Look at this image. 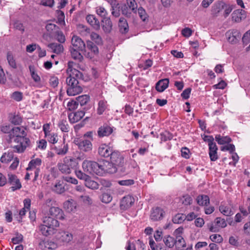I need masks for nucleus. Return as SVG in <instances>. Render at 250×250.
Listing matches in <instances>:
<instances>
[{
	"instance_id": "55",
	"label": "nucleus",
	"mask_w": 250,
	"mask_h": 250,
	"mask_svg": "<svg viewBox=\"0 0 250 250\" xmlns=\"http://www.w3.org/2000/svg\"><path fill=\"white\" fill-rule=\"evenodd\" d=\"M79 31L83 36H87L90 33V30L87 26L83 25H80L79 26Z\"/></svg>"
},
{
	"instance_id": "26",
	"label": "nucleus",
	"mask_w": 250,
	"mask_h": 250,
	"mask_svg": "<svg viewBox=\"0 0 250 250\" xmlns=\"http://www.w3.org/2000/svg\"><path fill=\"white\" fill-rule=\"evenodd\" d=\"M55 153L59 155H64L68 150V146L63 142L61 146H55L54 148Z\"/></svg>"
},
{
	"instance_id": "18",
	"label": "nucleus",
	"mask_w": 250,
	"mask_h": 250,
	"mask_svg": "<svg viewBox=\"0 0 250 250\" xmlns=\"http://www.w3.org/2000/svg\"><path fill=\"white\" fill-rule=\"evenodd\" d=\"M84 115L85 112L81 110L69 113L68 115V117L69 122L72 124H74L82 119Z\"/></svg>"
},
{
	"instance_id": "5",
	"label": "nucleus",
	"mask_w": 250,
	"mask_h": 250,
	"mask_svg": "<svg viewBox=\"0 0 250 250\" xmlns=\"http://www.w3.org/2000/svg\"><path fill=\"white\" fill-rule=\"evenodd\" d=\"M26 136V133L23 127H15L12 129V131L9 134V142L12 143L14 140H20V138H27Z\"/></svg>"
},
{
	"instance_id": "36",
	"label": "nucleus",
	"mask_w": 250,
	"mask_h": 250,
	"mask_svg": "<svg viewBox=\"0 0 250 250\" xmlns=\"http://www.w3.org/2000/svg\"><path fill=\"white\" fill-rule=\"evenodd\" d=\"M70 51L72 58L79 62H82L83 61V56L80 52V50H78V49L70 48Z\"/></svg>"
},
{
	"instance_id": "57",
	"label": "nucleus",
	"mask_w": 250,
	"mask_h": 250,
	"mask_svg": "<svg viewBox=\"0 0 250 250\" xmlns=\"http://www.w3.org/2000/svg\"><path fill=\"white\" fill-rule=\"evenodd\" d=\"M121 10L123 15L127 17H131L132 11L126 4L122 7Z\"/></svg>"
},
{
	"instance_id": "16",
	"label": "nucleus",
	"mask_w": 250,
	"mask_h": 250,
	"mask_svg": "<svg viewBox=\"0 0 250 250\" xmlns=\"http://www.w3.org/2000/svg\"><path fill=\"white\" fill-rule=\"evenodd\" d=\"M113 150V149L110 146L105 144H102L98 148V153L102 157L108 158L112 154Z\"/></svg>"
},
{
	"instance_id": "29",
	"label": "nucleus",
	"mask_w": 250,
	"mask_h": 250,
	"mask_svg": "<svg viewBox=\"0 0 250 250\" xmlns=\"http://www.w3.org/2000/svg\"><path fill=\"white\" fill-rule=\"evenodd\" d=\"M119 27L120 31L125 34L128 31V25L126 20L124 18H120L119 21Z\"/></svg>"
},
{
	"instance_id": "35",
	"label": "nucleus",
	"mask_w": 250,
	"mask_h": 250,
	"mask_svg": "<svg viewBox=\"0 0 250 250\" xmlns=\"http://www.w3.org/2000/svg\"><path fill=\"white\" fill-rule=\"evenodd\" d=\"M217 150L218 148L216 144L209 146V155L211 161H215L218 159L217 154Z\"/></svg>"
},
{
	"instance_id": "49",
	"label": "nucleus",
	"mask_w": 250,
	"mask_h": 250,
	"mask_svg": "<svg viewBox=\"0 0 250 250\" xmlns=\"http://www.w3.org/2000/svg\"><path fill=\"white\" fill-rule=\"evenodd\" d=\"M237 35L238 38H240L239 33H238L236 30L233 31L231 33H230L229 35L228 40L229 42L231 43H235L238 41V39L236 37Z\"/></svg>"
},
{
	"instance_id": "13",
	"label": "nucleus",
	"mask_w": 250,
	"mask_h": 250,
	"mask_svg": "<svg viewBox=\"0 0 250 250\" xmlns=\"http://www.w3.org/2000/svg\"><path fill=\"white\" fill-rule=\"evenodd\" d=\"M45 215H50L52 217H56L60 220L64 219L62 210L58 207H52L49 208V212Z\"/></svg>"
},
{
	"instance_id": "39",
	"label": "nucleus",
	"mask_w": 250,
	"mask_h": 250,
	"mask_svg": "<svg viewBox=\"0 0 250 250\" xmlns=\"http://www.w3.org/2000/svg\"><path fill=\"white\" fill-rule=\"evenodd\" d=\"M42 160L40 158H36L30 161L28 164V167L27 170L32 169L34 168H39V167L41 165Z\"/></svg>"
},
{
	"instance_id": "31",
	"label": "nucleus",
	"mask_w": 250,
	"mask_h": 250,
	"mask_svg": "<svg viewBox=\"0 0 250 250\" xmlns=\"http://www.w3.org/2000/svg\"><path fill=\"white\" fill-rule=\"evenodd\" d=\"M48 47L52 50L53 53L60 54L63 51V45L57 43H51L48 44Z\"/></svg>"
},
{
	"instance_id": "34",
	"label": "nucleus",
	"mask_w": 250,
	"mask_h": 250,
	"mask_svg": "<svg viewBox=\"0 0 250 250\" xmlns=\"http://www.w3.org/2000/svg\"><path fill=\"white\" fill-rule=\"evenodd\" d=\"M197 202L200 206H207L209 203V198L206 195H200L197 196Z\"/></svg>"
},
{
	"instance_id": "7",
	"label": "nucleus",
	"mask_w": 250,
	"mask_h": 250,
	"mask_svg": "<svg viewBox=\"0 0 250 250\" xmlns=\"http://www.w3.org/2000/svg\"><path fill=\"white\" fill-rule=\"evenodd\" d=\"M75 142L79 148L82 151L89 152L92 149V144L91 140L87 139H81L75 140Z\"/></svg>"
},
{
	"instance_id": "51",
	"label": "nucleus",
	"mask_w": 250,
	"mask_h": 250,
	"mask_svg": "<svg viewBox=\"0 0 250 250\" xmlns=\"http://www.w3.org/2000/svg\"><path fill=\"white\" fill-rule=\"evenodd\" d=\"M127 6L132 12L136 13L137 11V4L135 0H126Z\"/></svg>"
},
{
	"instance_id": "63",
	"label": "nucleus",
	"mask_w": 250,
	"mask_h": 250,
	"mask_svg": "<svg viewBox=\"0 0 250 250\" xmlns=\"http://www.w3.org/2000/svg\"><path fill=\"white\" fill-rule=\"evenodd\" d=\"M210 239L212 241L215 243H221L223 241L222 237L220 234H214L210 235Z\"/></svg>"
},
{
	"instance_id": "59",
	"label": "nucleus",
	"mask_w": 250,
	"mask_h": 250,
	"mask_svg": "<svg viewBox=\"0 0 250 250\" xmlns=\"http://www.w3.org/2000/svg\"><path fill=\"white\" fill-rule=\"evenodd\" d=\"M75 174L76 176L80 179L84 180L85 181L89 178V176L86 174L83 173L80 170H76Z\"/></svg>"
},
{
	"instance_id": "62",
	"label": "nucleus",
	"mask_w": 250,
	"mask_h": 250,
	"mask_svg": "<svg viewBox=\"0 0 250 250\" xmlns=\"http://www.w3.org/2000/svg\"><path fill=\"white\" fill-rule=\"evenodd\" d=\"M118 183L121 186H129L134 184V181L132 179H127L124 180H119Z\"/></svg>"
},
{
	"instance_id": "24",
	"label": "nucleus",
	"mask_w": 250,
	"mask_h": 250,
	"mask_svg": "<svg viewBox=\"0 0 250 250\" xmlns=\"http://www.w3.org/2000/svg\"><path fill=\"white\" fill-rule=\"evenodd\" d=\"M29 69L32 79L38 85H40L41 84V78L38 75L35 67L34 65H30L29 66Z\"/></svg>"
},
{
	"instance_id": "47",
	"label": "nucleus",
	"mask_w": 250,
	"mask_h": 250,
	"mask_svg": "<svg viewBox=\"0 0 250 250\" xmlns=\"http://www.w3.org/2000/svg\"><path fill=\"white\" fill-rule=\"evenodd\" d=\"M96 13L103 19L106 18L108 15L107 11L104 7L101 6H99L96 7Z\"/></svg>"
},
{
	"instance_id": "46",
	"label": "nucleus",
	"mask_w": 250,
	"mask_h": 250,
	"mask_svg": "<svg viewBox=\"0 0 250 250\" xmlns=\"http://www.w3.org/2000/svg\"><path fill=\"white\" fill-rule=\"evenodd\" d=\"M90 100V97L87 95H83L77 98V101L81 106L85 105Z\"/></svg>"
},
{
	"instance_id": "43",
	"label": "nucleus",
	"mask_w": 250,
	"mask_h": 250,
	"mask_svg": "<svg viewBox=\"0 0 250 250\" xmlns=\"http://www.w3.org/2000/svg\"><path fill=\"white\" fill-rule=\"evenodd\" d=\"M85 186L89 188L92 189H97L99 188V185L98 183L93 180H92L89 178L85 181Z\"/></svg>"
},
{
	"instance_id": "25",
	"label": "nucleus",
	"mask_w": 250,
	"mask_h": 250,
	"mask_svg": "<svg viewBox=\"0 0 250 250\" xmlns=\"http://www.w3.org/2000/svg\"><path fill=\"white\" fill-rule=\"evenodd\" d=\"M225 4L222 2H218L214 4L211 10V14L214 17H217L218 14L224 9Z\"/></svg>"
},
{
	"instance_id": "10",
	"label": "nucleus",
	"mask_w": 250,
	"mask_h": 250,
	"mask_svg": "<svg viewBox=\"0 0 250 250\" xmlns=\"http://www.w3.org/2000/svg\"><path fill=\"white\" fill-rule=\"evenodd\" d=\"M56 238L61 242L69 243L73 239V235L67 231L60 229L56 233Z\"/></svg>"
},
{
	"instance_id": "42",
	"label": "nucleus",
	"mask_w": 250,
	"mask_h": 250,
	"mask_svg": "<svg viewBox=\"0 0 250 250\" xmlns=\"http://www.w3.org/2000/svg\"><path fill=\"white\" fill-rule=\"evenodd\" d=\"M107 107V102L105 100H100L98 103L97 113L102 115L104 112Z\"/></svg>"
},
{
	"instance_id": "1",
	"label": "nucleus",
	"mask_w": 250,
	"mask_h": 250,
	"mask_svg": "<svg viewBox=\"0 0 250 250\" xmlns=\"http://www.w3.org/2000/svg\"><path fill=\"white\" fill-rule=\"evenodd\" d=\"M108 161H103L98 163L94 161L84 160L82 164L83 171L89 174H96L103 175L105 172H110L113 171L109 170L108 166H111Z\"/></svg>"
},
{
	"instance_id": "61",
	"label": "nucleus",
	"mask_w": 250,
	"mask_h": 250,
	"mask_svg": "<svg viewBox=\"0 0 250 250\" xmlns=\"http://www.w3.org/2000/svg\"><path fill=\"white\" fill-rule=\"evenodd\" d=\"M138 14L143 21H145L147 18L146 11L142 7H139L138 10Z\"/></svg>"
},
{
	"instance_id": "9",
	"label": "nucleus",
	"mask_w": 250,
	"mask_h": 250,
	"mask_svg": "<svg viewBox=\"0 0 250 250\" xmlns=\"http://www.w3.org/2000/svg\"><path fill=\"white\" fill-rule=\"evenodd\" d=\"M227 226V224L225 219L217 217L215 219L214 223L210 225L209 229L212 232H216L220 229L225 228Z\"/></svg>"
},
{
	"instance_id": "21",
	"label": "nucleus",
	"mask_w": 250,
	"mask_h": 250,
	"mask_svg": "<svg viewBox=\"0 0 250 250\" xmlns=\"http://www.w3.org/2000/svg\"><path fill=\"white\" fill-rule=\"evenodd\" d=\"M58 127L63 132H68L70 127L66 120V117L65 115H62L58 123Z\"/></svg>"
},
{
	"instance_id": "52",
	"label": "nucleus",
	"mask_w": 250,
	"mask_h": 250,
	"mask_svg": "<svg viewBox=\"0 0 250 250\" xmlns=\"http://www.w3.org/2000/svg\"><path fill=\"white\" fill-rule=\"evenodd\" d=\"M90 37L91 40L94 41L97 44H102L103 40L99 34L94 32H92L90 34Z\"/></svg>"
},
{
	"instance_id": "11",
	"label": "nucleus",
	"mask_w": 250,
	"mask_h": 250,
	"mask_svg": "<svg viewBox=\"0 0 250 250\" xmlns=\"http://www.w3.org/2000/svg\"><path fill=\"white\" fill-rule=\"evenodd\" d=\"M86 49L90 52H87L85 50V55L90 59L93 58L99 53V49L97 46L91 41H88L86 43Z\"/></svg>"
},
{
	"instance_id": "4",
	"label": "nucleus",
	"mask_w": 250,
	"mask_h": 250,
	"mask_svg": "<svg viewBox=\"0 0 250 250\" xmlns=\"http://www.w3.org/2000/svg\"><path fill=\"white\" fill-rule=\"evenodd\" d=\"M111 166H108L107 168L110 170L113 171L112 172H114L116 171V168L114 166H121L123 164L124 158L120 154L119 151L113 150L112 154L109 156Z\"/></svg>"
},
{
	"instance_id": "27",
	"label": "nucleus",
	"mask_w": 250,
	"mask_h": 250,
	"mask_svg": "<svg viewBox=\"0 0 250 250\" xmlns=\"http://www.w3.org/2000/svg\"><path fill=\"white\" fill-rule=\"evenodd\" d=\"M39 229L42 235L47 236L52 235L55 233V229L52 228H49L44 224L41 225L39 227Z\"/></svg>"
},
{
	"instance_id": "44",
	"label": "nucleus",
	"mask_w": 250,
	"mask_h": 250,
	"mask_svg": "<svg viewBox=\"0 0 250 250\" xmlns=\"http://www.w3.org/2000/svg\"><path fill=\"white\" fill-rule=\"evenodd\" d=\"M215 140L219 144L223 145L228 144L231 141V139L228 136L222 137L220 135H217L215 136Z\"/></svg>"
},
{
	"instance_id": "50",
	"label": "nucleus",
	"mask_w": 250,
	"mask_h": 250,
	"mask_svg": "<svg viewBox=\"0 0 250 250\" xmlns=\"http://www.w3.org/2000/svg\"><path fill=\"white\" fill-rule=\"evenodd\" d=\"M45 137L47 139L49 143L52 144H55L58 141V135L54 133H50L46 135Z\"/></svg>"
},
{
	"instance_id": "15",
	"label": "nucleus",
	"mask_w": 250,
	"mask_h": 250,
	"mask_svg": "<svg viewBox=\"0 0 250 250\" xmlns=\"http://www.w3.org/2000/svg\"><path fill=\"white\" fill-rule=\"evenodd\" d=\"M219 210L221 213L226 216H230L234 214L232 206L229 204L222 203L219 206Z\"/></svg>"
},
{
	"instance_id": "41",
	"label": "nucleus",
	"mask_w": 250,
	"mask_h": 250,
	"mask_svg": "<svg viewBox=\"0 0 250 250\" xmlns=\"http://www.w3.org/2000/svg\"><path fill=\"white\" fill-rule=\"evenodd\" d=\"M53 190L58 194H62L65 191V188L63 183L59 181L54 185Z\"/></svg>"
},
{
	"instance_id": "28",
	"label": "nucleus",
	"mask_w": 250,
	"mask_h": 250,
	"mask_svg": "<svg viewBox=\"0 0 250 250\" xmlns=\"http://www.w3.org/2000/svg\"><path fill=\"white\" fill-rule=\"evenodd\" d=\"M103 22L102 27L105 33H109L112 29V24L109 18H104L102 21Z\"/></svg>"
},
{
	"instance_id": "12",
	"label": "nucleus",
	"mask_w": 250,
	"mask_h": 250,
	"mask_svg": "<svg viewBox=\"0 0 250 250\" xmlns=\"http://www.w3.org/2000/svg\"><path fill=\"white\" fill-rule=\"evenodd\" d=\"M76 63L73 62L69 61L67 64V73L69 76H75L79 79H83V74L80 71L74 67Z\"/></svg>"
},
{
	"instance_id": "30",
	"label": "nucleus",
	"mask_w": 250,
	"mask_h": 250,
	"mask_svg": "<svg viewBox=\"0 0 250 250\" xmlns=\"http://www.w3.org/2000/svg\"><path fill=\"white\" fill-rule=\"evenodd\" d=\"M14 158L13 152L8 151L7 152H5L2 154L0 157V161L2 163H8Z\"/></svg>"
},
{
	"instance_id": "3",
	"label": "nucleus",
	"mask_w": 250,
	"mask_h": 250,
	"mask_svg": "<svg viewBox=\"0 0 250 250\" xmlns=\"http://www.w3.org/2000/svg\"><path fill=\"white\" fill-rule=\"evenodd\" d=\"M75 76H69L66 79L67 93L69 96H74L81 93L83 88Z\"/></svg>"
},
{
	"instance_id": "22",
	"label": "nucleus",
	"mask_w": 250,
	"mask_h": 250,
	"mask_svg": "<svg viewBox=\"0 0 250 250\" xmlns=\"http://www.w3.org/2000/svg\"><path fill=\"white\" fill-rule=\"evenodd\" d=\"M86 20L95 29L98 30L100 28V23L99 21L93 15H87Z\"/></svg>"
},
{
	"instance_id": "17",
	"label": "nucleus",
	"mask_w": 250,
	"mask_h": 250,
	"mask_svg": "<svg viewBox=\"0 0 250 250\" xmlns=\"http://www.w3.org/2000/svg\"><path fill=\"white\" fill-rule=\"evenodd\" d=\"M43 223L49 228H52L54 229L59 226V223L57 219L47 215L43 218Z\"/></svg>"
},
{
	"instance_id": "38",
	"label": "nucleus",
	"mask_w": 250,
	"mask_h": 250,
	"mask_svg": "<svg viewBox=\"0 0 250 250\" xmlns=\"http://www.w3.org/2000/svg\"><path fill=\"white\" fill-rule=\"evenodd\" d=\"M6 59L9 66L14 68H17V63L13 55L11 52H8L6 54Z\"/></svg>"
},
{
	"instance_id": "8",
	"label": "nucleus",
	"mask_w": 250,
	"mask_h": 250,
	"mask_svg": "<svg viewBox=\"0 0 250 250\" xmlns=\"http://www.w3.org/2000/svg\"><path fill=\"white\" fill-rule=\"evenodd\" d=\"M7 176L8 182L11 185L10 188L12 191L20 189L21 188V183L16 175L8 173Z\"/></svg>"
},
{
	"instance_id": "54",
	"label": "nucleus",
	"mask_w": 250,
	"mask_h": 250,
	"mask_svg": "<svg viewBox=\"0 0 250 250\" xmlns=\"http://www.w3.org/2000/svg\"><path fill=\"white\" fill-rule=\"evenodd\" d=\"M101 200L102 202L107 204L112 201V197L110 193L105 192L102 195Z\"/></svg>"
},
{
	"instance_id": "2",
	"label": "nucleus",
	"mask_w": 250,
	"mask_h": 250,
	"mask_svg": "<svg viewBox=\"0 0 250 250\" xmlns=\"http://www.w3.org/2000/svg\"><path fill=\"white\" fill-rule=\"evenodd\" d=\"M77 160L71 157H65L62 160L57 164V167L59 171L64 174H69L72 169H75L78 166Z\"/></svg>"
},
{
	"instance_id": "32",
	"label": "nucleus",
	"mask_w": 250,
	"mask_h": 250,
	"mask_svg": "<svg viewBox=\"0 0 250 250\" xmlns=\"http://www.w3.org/2000/svg\"><path fill=\"white\" fill-rule=\"evenodd\" d=\"M174 245L178 250H182L186 247L185 241L181 236H177L174 240Z\"/></svg>"
},
{
	"instance_id": "14",
	"label": "nucleus",
	"mask_w": 250,
	"mask_h": 250,
	"mask_svg": "<svg viewBox=\"0 0 250 250\" xmlns=\"http://www.w3.org/2000/svg\"><path fill=\"white\" fill-rule=\"evenodd\" d=\"M71 48L78 49V50H83L85 47L83 41L79 37L73 36L71 39Z\"/></svg>"
},
{
	"instance_id": "48",
	"label": "nucleus",
	"mask_w": 250,
	"mask_h": 250,
	"mask_svg": "<svg viewBox=\"0 0 250 250\" xmlns=\"http://www.w3.org/2000/svg\"><path fill=\"white\" fill-rule=\"evenodd\" d=\"M186 219V215L181 213H178L174 216L172 221L174 224H181Z\"/></svg>"
},
{
	"instance_id": "58",
	"label": "nucleus",
	"mask_w": 250,
	"mask_h": 250,
	"mask_svg": "<svg viewBox=\"0 0 250 250\" xmlns=\"http://www.w3.org/2000/svg\"><path fill=\"white\" fill-rule=\"evenodd\" d=\"M119 4H113L112 5V8H111V14L112 15L115 17H119L120 15V10H119V7H118Z\"/></svg>"
},
{
	"instance_id": "40",
	"label": "nucleus",
	"mask_w": 250,
	"mask_h": 250,
	"mask_svg": "<svg viewBox=\"0 0 250 250\" xmlns=\"http://www.w3.org/2000/svg\"><path fill=\"white\" fill-rule=\"evenodd\" d=\"M76 196L79 200L85 204H91L92 203V200L90 197L87 195L85 192L84 193L79 194H76Z\"/></svg>"
},
{
	"instance_id": "19",
	"label": "nucleus",
	"mask_w": 250,
	"mask_h": 250,
	"mask_svg": "<svg viewBox=\"0 0 250 250\" xmlns=\"http://www.w3.org/2000/svg\"><path fill=\"white\" fill-rule=\"evenodd\" d=\"M232 20L235 22H239L246 18V12L242 9L234 10L232 15Z\"/></svg>"
},
{
	"instance_id": "56",
	"label": "nucleus",
	"mask_w": 250,
	"mask_h": 250,
	"mask_svg": "<svg viewBox=\"0 0 250 250\" xmlns=\"http://www.w3.org/2000/svg\"><path fill=\"white\" fill-rule=\"evenodd\" d=\"M56 13L59 23L60 24L64 23L65 16L63 12L59 9V10L56 11Z\"/></svg>"
},
{
	"instance_id": "6",
	"label": "nucleus",
	"mask_w": 250,
	"mask_h": 250,
	"mask_svg": "<svg viewBox=\"0 0 250 250\" xmlns=\"http://www.w3.org/2000/svg\"><path fill=\"white\" fill-rule=\"evenodd\" d=\"M13 142L17 144L12 146L15 152L22 153L24 151L27 146L30 145V141L28 138H21L18 140H14Z\"/></svg>"
},
{
	"instance_id": "60",
	"label": "nucleus",
	"mask_w": 250,
	"mask_h": 250,
	"mask_svg": "<svg viewBox=\"0 0 250 250\" xmlns=\"http://www.w3.org/2000/svg\"><path fill=\"white\" fill-rule=\"evenodd\" d=\"M162 141H167L172 138L171 134L168 131H165L160 134Z\"/></svg>"
},
{
	"instance_id": "45",
	"label": "nucleus",
	"mask_w": 250,
	"mask_h": 250,
	"mask_svg": "<svg viewBox=\"0 0 250 250\" xmlns=\"http://www.w3.org/2000/svg\"><path fill=\"white\" fill-rule=\"evenodd\" d=\"M163 242L168 248H171L174 246V239L170 235H167L163 238Z\"/></svg>"
},
{
	"instance_id": "37",
	"label": "nucleus",
	"mask_w": 250,
	"mask_h": 250,
	"mask_svg": "<svg viewBox=\"0 0 250 250\" xmlns=\"http://www.w3.org/2000/svg\"><path fill=\"white\" fill-rule=\"evenodd\" d=\"M63 206L68 211H73L76 209V203L73 199H70L63 203Z\"/></svg>"
},
{
	"instance_id": "33",
	"label": "nucleus",
	"mask_w": 250,
	"mask_h": 250,
	"mask_svg": "<svg viewBox=\"0 0 250 250\" xmlns=\"http://www.w3.org/2000/svg\"><path fill=\"white\" fill-rule=\"evenodd\" d=\"M169 80L168 79H164L159 80L157 82V91L163 92L168 86Z\"/></svg>"
},
{
	"instance_id": "53",
	"label": "nucleus",
	"mask_w": 250,
	"mask_h": 250,
	"mask_svg": "<svg viewBox=\"0 0 250 250\" xmlns=\"http://www.w3.org/2000/svg\"><path fill=\"white\" fill-rule=\"evenodd\" d=\"M11 98L17 102H20L23 99V94L20 91H15L11 94Z\"/></svg>"
},
{
	"instance_id": "20",
	"label": "nucleus",
	"mask_w": 250,
	"mask_h": 250,
	"mask_svg": "<svg viewBox=\"0 0 250 250\" xmlns=\"http://www.w3.org/2000/svg\"><path fill=\"white\" fill-rule=\"evenodd\" d=\"M134 198L130 196H127L123 198L120 204L122 209L125 210L130 208L134 203Z\"/></svg>"
},
{
	"instance_id": "23",
	"label": "nucleus",
	"mask_w": 250,
	"mask_h": 250,
	"mask_svg": "<svg viewBox=\"0 0 250 250\" xmlns=\"http://www.w3.org/2000/svg\"><path fill=\"white\" fill-rule=\"evenodd\" d=\"M113 132V129L107 125H104L101 126L98 131V135L100 137L108 136Z\"/></svg>"
},
{
	"instance_id": "64",
	"label": "nucleus",
	"mask_w": 250,
	"mask_h": 250,
	"mask_svg": "<svg viewBox=\"0 0 250 250\" xmlns=\"http://www.w3.org/2000/svg\"><path fill=\"white\" fill-rule=\"evenodd\" d=\"M181 201L183 204L185 205H189L191 204L192 200L190 196L186 195L183 196Z\"/></svg>"
}]
</instances>
